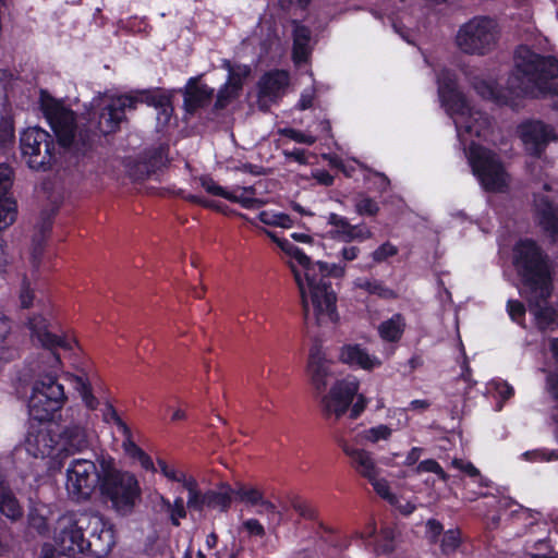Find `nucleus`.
<instances>
[{"label":"nucleus","instance_id":"nucleus-1","mask_svg":"<svg viewBox=\"0 0 558 558\" xmlns=\"http://www.w3.org/2000/svg\"><path fill=\"white\" fill-rule=\"evenodd\" d=\"M277 245L301 266L300 270L292 262L289 267L301 294L304 320L311 323L310 301L313 307L314 323L317 326L335 324L338 319L336 302L337 296L331 288L329 277L341 278L345 274V267L341 265H328L323 262L312 263L298 246L286 239H279L274 232L262 229Z\"/></svg>","mask_w":558,"mask_h":558},{"label":"nucleus","instance_id":"nucleus-2","mask_svg":"<svg viewBox=\"0 0 558 558\" xmlns=\"http://www.w3.org/2000/svg\"><path fill=\"white\" fill-rule=\"evenodd\" d=\"M135 101L131 96H102L95 99L93 106L97 111L93 114L98 120L87 129L76 122L71 109L45 94L41 95V109L59 144L81 153L90 145L95 131L104 135L116 132L125 118V110L134 108Z\"/></svg>","mask_w":558,"mask_h":558},{"label":"nucleus","instance_id":"nucleus-3","mask_svg":"<svg viewBox=\"0 0 558 558\" xmlns=\"http://www.w3.org/2000/svg\"><path fill=\"white\" fill-rule=\"evenodd\" d=\"M558 58L541 54L525 47L515 53L514 65L499 89L490 80V102L519 107L521 99H545L558 97Z\"/></svg>","mask_w":558,"mask_h":558},{"label":"nucleus","instance_id":"nucleus-4","mask_svg":"<svg viewBox=\"0 0 558 558\" xmlns=\"http://www.w3.org/2000/svg\"><path fill=\"white\" fill-rule=\"evenodd\" d=\"M513 266L521 280L520 294L551 295L553 275L548 255L533 239H521L513 246Z\"/></svg>","mask_w":558,"mask_h":558},{"label":"nucleus","instance_id":"nucleus-5","mask_svg":"<svg viewBox=\"0 0 558 558\" xmlns=\"http://www.w3.org/2000/svg\"><path fill=\"white\" fill-rule=\"evenodd\" d=\"M102 481L100 493L111 502L112 508L121 515L130 514L141 498V489L136 477L118 470L111 460H101Z\"/></svg>","mask_w":558,"mask_h":558},{"label":"nucleus","instance_id":"nucleus-6","mask_svg":"<svg viewBox=\"0 0 558 558\" xmlns=\"http://www.w3.org/2000/svg\"><path fill=\"white\" fill-rule=\"evenodd\" d=\"M359 381L354 378L337 380L329 392L320 399L323 414L327 418L339 420L350 408V418H357L367 405V398L357 395Z\"/></svg>","mask_w":558,"mask_h":558},{"label":"nucleus","instance_id":"nucleus-7","mask_svg":"<svg viewBox=\"0 0 558 558\" xmlns=\"http://www.w3.org/2000/svg\"><path fill=\"white\" fill-rule=\"evenodd\" d=\"M65 400L63 386L53 375L46 374L34 383L28 403L29 413L35 420L48 421L63 407Z\"/></svg>","mask_w":558,"mask_h":558},{"label":"nucleus","instance_id":"nucleus-8","mask_svg":"<svg viewBox=\"0 0 558 558\" xmlns=\"http://www.w3.org/2000/svg\"><path fill=\"white\" fill-rule=\"evenodd\" d=\"M446 112L453 118L458 132L464 129L465 133L474 134L478 138H486L488 133L487 119L480 112L473 111L465 96L456 92L440 98Z\"/></svg>","mask_w":558,"mask_h":558},{"label":"nucleus","instance_id":"nucleus-9","mask_svg":"<svg viewBox=\"0 0 558 558\" xmlns=\"http://www.w3.org/2000/svg\"><path fill=\"white\" fill-rule=\"evenodd\" d=\"M23 159L31 169L46 171L54 159V143L50 134L39 128H29L21 135Z\"/></svg>","mask_w":558,"mask_h":558},{"label":"nucleus","instance_id":"nucleus-10","mask_svg":"<svg viewBox=\"0 0 558 558\" xmlns=\"http://www.w3.org/2000/svg\"><path fill=\"white\" fill-rule=\"evenodd\" d=\"M102 481V468L87 459L73 460L66 469V490L76 501L88 499Z\"/></svg>","mask_w":558,"mask_h":558},{"label":"nucleus","instance_id":"nucleus-11","mask_svg":"<svg viewBox=\"0 0 558 558\" xmlns=\"http://www.w3.org/2000/svg\"><path fill=\"white\" fill-rule=\"evenodd\" d=\"M90 512L68 513L59 518L56 526V542L62 551L85 553L87 523Z\"/></svg>","mask_w":558,"mask_h":558},{"label":"nucleus","instance_id":"nucleus-12","mask_svg":"<svg viewBox=\"0 0 558 558\" xmlns=\"http://www.w3.org/2000/svg\"><path fill=\"white\" fill-rule=\"evenodd\" d=\"M458 48L468 54H485L488 46V19L477 16L463 24L456 36Z\"/></svg>","mask_w":558,"mask_h":558},{"label":"nucleus","instance_id":"nucleus-13","mask_svg":"<svg viewBox=\"0 0 558 558\" xmlns=\"http://www.w3.org/2000/svg\"><path fill=\"white\" fill-rule=\"evenodd\" d=\"M87 524L85 551L90 553L96 558L107 556L113 545L114 535L111 525L105 521L104 517L96 512H90L89 519H83Z\"/></svg>","mask_w":558,"mask_h":558},{"label":"nucleus","instance_id":"nucleus-14","mask_svg":"<svg viewBox=\"0 0 558 558\" xmlns=\"http://www.w3.org/2000/svg\"><path fill=\"white\" fill-rule=\"evenodd\" d=\"M518 133L526 153L535 158H539L548 144L556 138L554 128L541 120L520 123Z\"/></svg>","mask_w":558,"mask_h":558},{"label":"nucleus","instance_id":"nucleus-15","mask_svg":"<svg viewBox=\"0 0 558 558\" xmlns=\"http://www.w3.org/2000/svg\"><path fill=\"white\" fill-rule=\"evenodd\" d=\"M289 85V74L282 70L265 73L257 83V106L262 111H267L284 94Z\"/></svg>","mask_w":558,"mask_h":558},{"label":"nucleus","instance_id":"nucleus-16","mask_svg":"<svg viewBox=\"0 0 558 558\" xmlns=\"http://www.w3.org/2000/svg\"><path fill=\"white\" fill-rule=\"evenodd\" d=\"M307 372L311 378V384L315 390L317 392H324L332 377V373L330 371V362L326 360L319 344H315L311 348Z\"/></svg>","mask_w":558,"mask_h":558},{"label":"nucleus","instance_id":"nucleus-17","mask_svg":"<svg viewBox=\"0 0 558 558\" xmlns=\"http://www.w3.org/2000/svg\"><path fill=\"white\" fill-rule=\"evenodd\" d=\"M28 326L33 338L46 349L53 351L57 348L65 350L72 349L73 340L66 336H58L48 329V323L43 316H34L29 318Z\"/></svg>","mask_w":558,"mask_h":558},{"label":"nucleus","instance_id":"nucleus-18","mask_svg":"<svg viewBox=\"0 0 558 558\" xmlns=\"http://www.w3.org/2000/svg\"><path fill=\"white\" fill-rule=\"evenodd\" d=\"M529 305V311L535 316L537 327L541 330H546L553 325L558 324V312L547 305V300L551 295H538L537 292L521 294Z\"/></svg>","mask_w":558,"mask_h":558},{"label":"nucleus","instance_id":"nucleus-19","mask_svg":"<svg viewBox=\"0 0 558 558\" xmlns=\"http://www.w3.org/2000/svg\"><path fill=\"white\" fill-rule=\"evenodd\" d=\"M537 225L553 242L558 238V205L547 196H542L535 204Z\"/></svg>","mask_w":558,"mask_h":558},{"label":"nucleus","instance_id":"nucleus-20","mask_svg":"<svg viewBox=\"0 0 558 558\" xmlns=\"http://www.w3.org/2000/svg\"><path fill=\"white\" fill-rule=\"evenodd\" d=\"M343 452L350 457L352 466L356 472L367 480H373L374 475L379 474V470L371 452L349 446L347 442L341 445Z\"/></svg>","mask_w":558,"mask_h":558},{"label":"nucleus","instance_id":"nucleus-21","mask_svg":"<svg viewBox=\"0 0 558 558\" xmlns=\"http://www.w3.org/2000/svg\"><path fill=\"white\" fill-rule=\"evenodd\" d=\"M214 89L198 83V77L189 80L184 89V106L187 112L193 113L198 108L209 104Z\"/></svg>","mask_w":558,"mask_h":558},{"label":"nucleus","instance_id":"nucleus-22","mask_svg":"<svg viewBox=\"0 0 558 558\" xmlns=\"http://www.w3.org/2000/svg\"><path fill=\"white\" fill-rule=\"evenodd\" d=\"M469 162L474 175L481 182L483 189L488 190V151L480 143L471 142L469 149Z\"/></svg>","mask_w":558,"mask_h":558},{"label":"nucleus","instance_id":"nucleus-23","mask_svg":"<svg viewBox=\"0 0 558 558\" xmlns=\"http://www.w3.org/2000/svg\"><path fill=\"white\" fill-rule=\"evenodd\" d=\"M339 360L350 365H359L364 369H373L380 365V361L376 356L369 355L357 344H348L341 348Z\"/></svg>","mask_w":558,"mask_h":558},{"label":"nucleus","instance_id":"nucleus-24","mask_svg":"<svg viewBox=\"0 0 558 558\" xmlns=\"http://www.w3.org/2000/svg\"><path fill=\"white\" fill-rule=\"evenodd\" d=\"M0 512L12 521L23 515L22 507L2 474H0Z\"/></svg>","mask_w":558,"mask_h":558},{"label":"nucleus","instance_id":"nucleus-25","mask_svg":"<svg viewBox=\"0 0 558 558\" xmlns=\"http://www.w3.org/2000/svg\"><path fill=\"white\" fill-rule=\"evenodd\" d=\"M490 509H496V514L490 515V527H497L502 517H512L521 509V506L510 497H497L490 493Z\"/></svg>","mask_w":558,"mask_h":558},{"label":"nucleus","instance_id":"nucleus-26","mask_svg":"<svg viewBox=\"0 0 558 558\" xmlns=\"http://www.w3.org/2000/svg\"><path fill=\"white\" fill-rule=\"evenodd\" d=\"M293 58L296 62H303L308 54L311 32L307 27L293 22Z\"/></svg>","mask_w":558,"mask_h":558},{"label":"nucleus","instance_id":"nucleus-27","mask_svg":"<svg viewBox=\"0 0 558 558\" xmlns=\"http://www.w3.org/2000/svg\"><path fill=\"white\" fill-rule=\"evenodd\" d=\"M508 189V173L497 160L496 154L490 151V193L506 192Z\"/></svg>","mask_w":558,"mask_h":558},{"label":"nucleus","instance_id":"nucleus-28","mask_svg":"<svg viewBox=\"0 0 558 558\" xmlns=\"http://www.w3.org/2000/svg\"><path fill=\"white\" fill-rule=\"evenodd\" d=\"M62 438L69 449L74 451L83 450L88 446L86 432L80 425L66 427L62 433Z\"/></svg>","mask_w":558,"mask_h":558},{"label":"nucleus","instance_id":"nucleus-29","mask_svg":"<svg viewBox=\"0 0 558 558\" xmlns=\"http://www.w3.org/2000/svg\"><path fill=\"white\" fill-rule=\"evenodd\" d=\"M404 326L403 317L400 314H396L390 319L383 322L378 330L383 339L397 341L401 338Z\"/></svg>","mask_w":558,"mask_h":558},{"label":"nucleus","instance_id":"nucleus-30","mask_svg":"<svg viewBox=\"0 0 558 558\" xmlns=\"http://www.w3.org/2000/svg\"><path fill=\"white\" fill-rule=\"evenodd\" d=\"M209 493V508L219 509L221 512H227L232 501L231 486L222 483L218 490H208Z\"/></svg>","mask_w":558,"mask_h":558},{"label":"nucleus","instance_id":"nucleus-31","mask_svg":"<svg viewBox=\"0 0 558 558\" xmlns=\"http://www.w3.org/2000/svg\"><path fill=\"white\" fill-rule=\"evenodd\" d=\"M223 66L229 72L228 82L241 90L244 80L247 78L251 74V68L248 65L241 64L233 66L228 60H225Z\"/></svg>","mask_w":558,"mask_h":558},{"label":"nucleus","instance_id":"nucleus-32","mask_svg":"<svg viewBox=\"0 0 558 558\" xmlns=\"http://www.w3.org/2000/svg\"><path fill=\"white\" fill-rule=\"evenodd\" d=\"M258 218L263 223L267 226L280 227L286 229L292 228L294 223L293 219L289 215L283 213L264 210L259 213Z\"/></svg>","mask_w":558,"mask_h":558},{"label":"nucleus","instance_id":"nucleus-33","mask_svg":"<svg viewBox=\"0 0 558 558\" xmlns=\"http://www.w3.org/2000/svg\"><path fill=\"white\" fill-rule=\"evenodd\" d=\"M17 215L16 202L13 198L0 199V231L11 226Z\"/></svg>","mask_w":558,"mask_h":558},{"label":"nucleus","instance_id":"nucleus-34","mask_svg":"<svg viewBox=\"0 0 558 558\" xmlns=\"http://www.w3.org/2000/svg\"><path fill=\"white\" fill-rule=\"evenodd\" d=\"M438 96H444L458 92L456 75L449 70H441L437 75Z\"/></svg>","mask_w":558,"mask_h":558},{"label":"nucleus","instance_id":"nucleus-35","mask_svg":"<svg viewBox=\"0 0 558 558\" xmlns=\"http://www.w3.org/2000/svg\"><path fill=\"white\" fill-rule=\"evenodd\" d=\"M399 532L392 526H384L380 530V538L378 541L376 550L383 554H390L396 548V539Z\"/></svg>","mask_w":558,"mask_h":558},{"label":"nucleus","instance_id":"nucleus-36","mask_svg":"<svg viewBox=\"0 0 558 558\" xmlns=\"http://www.w3.org/2000/svg\"><path fill=\"white\" fill-rule=\"evenodd\" d=\"M145 100L156 109H160L165 120L170 118L172 108L170 106V98L165 93L159 90L148 93L145 97Z\"/></svg>","mask_w":558,"mask_h":558},{"label":"nucleus","instance_id":"nucleus-37","mask_svg":"<svg viewBox=\"0 0 558 558\" xmlns=\"http://www.w3.org/2000/svg\"><path fill=\"white\" fill-rule=\"evenodd\" d=\"M328 223L335 228V234L341 238L343 241H348L353 226L348 221L347 218L337 214H330L328 216Z\"/></svg>","mask_w":558,"mask_h":558},{"label":"nucleus","instance_id":"nucleus-38","mask_svg":"<svg viewBox=\"0 0 558 558\" xmlns=\"http://www.w3.org/2000/svg\"><path fill=\"white\" fill-rule=\"evenodd\" d=\"M357 287L364 289L371 294H376L384 299L396 298V293L391 289L385 287L380 281L377 280H361L357 282Z\"/></svg>","mask_w":558,"mask_h":558},{"label":"nucleus","instance_id":"nucleus-39","mask_svg":"<svg viewBox=\"0 0 558 558\" xmlns=\"http://www.w3.org/2000/svg\"><path fill=\"white\" fill-rule=\"evenodd\" d=\"M490 389H494L501 399V401L496 404V411H501L504 402L514 395L513 387L500 378L490 379Z\"/></svg>","mask_w":558,"mask_h":558},{"label":"nucleus","instance_id":"nucleus-40","mask_svg":"<svg viewBox=\"0 0 558 558\" xmlns=\"http://www.w3.org/2000/svg\"><path fill=\"white\" fill-rule=\"evenodd\" d=\"M465 76L468 77L473 89L480 95L482 98L486 99L488 94V84L484 75H480L476 73L471 66H468L464 71Z\"/></svg>","mask_w":558,"mask_h":558},{"label":"nucleus","instance_id":"nucleus-41","mask_svg":"<svg viewBox=\"0 0 558 558\" xmlns=\"http://www.w3.org/2000/svg\"><path fill=\"white\" fill-rule=\"evenodd\" d=\"M391 436V429L387 425H378L363 430L359 434L361 440L377 442L378 440H387Z\"/></svg>","mask_w":558,"mask_h":558},{"label":"nucleus","instance_id":"nucleus-42","mask_svg":"<svg viewBox=\"0 0 558 558\" xmlns=\"http://www.w3.org/2000/svg\"><path fill=\"white\" fill-rule=\"evenodd\" d=\"M226 199L239 203L244 208H259L265 204L262 199L250 196L238 190H234L233 192H228V194L226 195Z\"/></svg>","mask_w":558,"mask_h":558},{"label":"nucleus","instance_id":"nucleus-43","mask_svg":"<svg viewBox=\"0 0 558 558\" xmlns=\"http://www.w3.org/2000/svg\"><path fill=\"white\" fill-rule=\"evenodd\" d=\"M240 92L239 88H235L234 85L227 81L223 87L218 92L215 107L217 109L225 108L232 99L239 96Z\"/></svg>","mask_w":558,"mask_h":558},{"label":"nucleus","instance_id":"nucleus-44","mask_svg":"<svg viewBox=\"0 0 558 558\" xmlns=\"http://www.w3.org/2000/svg\"><path fill=\"white\" fill-rule=\"evenodd\" d=\"M186 508L190 511L203 512L205 508H209V493L208 490L197 492L192 496H187Z\"/></svg>","mask_w":558,"mask_h":558},{"label":"nucleus","instance_id":"nucleus-45","mask_svg":"<svg viewBox=\"0 0 558 558\" xmlns=\"http://www.w3.org/2000/svg\"><path fill=\"white\" fill-rule=\"evenodd\" d=\"M163 504L167 506L168 511L170 512V519L173 525L179 526V519L186 518V507L184 506V501L181 497H178L173 504L169 501H165Z\"/></svg>","mask_w":558,"mask_h":558},{"label":"nucleus","instance_id":"nucleus-46","mask_svg":"<svg viewBox=\"0 0 558 558\" xmlns=\"http://www.w3.org/2000/svg\"><path fill=\"white\" fill-rule=\"evenodd\" d=\"M355 210L359 215L375 216L379 211L378 204L371 197L361 195L355 203Z\"/></svg>","mask_w":558,"mask_h":558},{"label":"nucleus","instance_id":"nucleus-47","mask_svg":"<svg viewBox=\"0 0 558 558\" xmlns=\"http://www.w3.org/2000/svg\"><path fill=\"white\" fill-rule=\"evenodd\" d=\"M373 485L375 492L391 505L397 502V497L390 493L388 482L384 478H378V475H374L373 480H368Z\"/></svg>","mask_w":558,"mask_h":558},{"label":"nucleus","instance_id":"nucleus-48","mask_svg":"<svg viewBox=\"0 0 558 558\" xmlns=\"http://www.w3.org/2000/svg\"><path fill=\"white\" fill-rule=\"evenodd\" d=\"M460 545V532L450 530L445 533L441 539V550L444 554L449 555L457 550Z\"/></svg>","mask_w":558,"mask_h":558},{"label":"nucleus","instance_id":"nucleus-49","mask_svg":"<svg viewBox=\"0 0 558 558\" xmlns=\"http://www.w3.org/2000/svg\"><path fill=\"white\" fill-rule=\"evenodd\" d=\"M12 185V170L9 166L0 165V199L11 198L9 190Z\"/></svg>","mask_w":558,"mask_h":558},{"label":"nucleus","instance_id":"nucleus-50","mask_svg":"<svg viewBox=\"0 0 558 558\" xmlns=\"http://www.w3.org/2000/svg\"><path fill=\"white\" fill-rule=\"evenodd\" d=\"M291 507L300 514V517L304 519H316V510L310 504L299 497H294L291 500Z\"/></svg>","mask_w":558,"mask_h":558},{"label":"nucleus","instance_id":"nucleus-51","mask_svg":"<svg viewBox=\"0 0 558 558\" xmlns=\"http://www.w3.org/2000/svg\"><path fill=\"white\" fill-rule=\"evenodd\" d=\"M507 311L510 318L517 324L522 325L525 318V306L518 300H509L507 303Z\"/></svg>","mask_w":558,"mask_h":558},{"label":"nucleus","instance_id":"nucleus-52","mask_svg":"<svg viewBox=\"0 0 558 558\" xmlns=\"http://www.w3.org/2000/svg\"><path fill=\"white\" fill-rule=\"evenodd\" d=\"M48 238L49 235L39 234L37 232H35L33 235L32 259L35 266L39 264V259L43 255L44 247Z\"/></svg>","mask_w":558,"mask_h":558},{"label":"nucleus","instance_id":"nucleus-53","mask_svg":"<svg viewBox=\"0 0 558 558\" xmlns=\"http://www.w3.org/2000/svg\"><path fill=\"white\" fill-rule=\"evenodd\" d=\"M281 135L289 137L298 143L312 145L316 142V137L310 134L302 133L294 129H283L279 131Z\"/></svg>","mask_w":558,"mask_h":558},{"label":"nucleus","instance_id":"nucleus-54","mask_svg":"<svg viewBox=\"0 0 558 558\" xmlns=\"http://www.w3.org/2000/svg\"><path fill=\"white\" fill-rule=\"evenodd\" d=\"M398 254V248L390 242H386L381 244L377 250H375L372 254L373 259L376 263H381L388 257L395 256Z\"/></svg>","mask_w":558,"mask_h":558},{"label":"nucleus","instance_id":"nucleus-55","mask_svg":"<svg viewBox=\"0 0 558 558\" xmlns=\"http://www.w3.org/2000/svg\"><path fill=\"white\" fill-rule=\"evenodd\" d=\"M417 473L432 472L440 476L441 480H447V474L439 465V463L433 459L422 461L415 469Z\"/></svg>","mask_w":558,"mask_h":558},{"label":"nucleus","instance_id":"nucleus-56","mask_svg":"<svg viewBox=\"0 0 558 558\" xmlns=\"http://www.w3.org/2000/svg\"><path fill=\"white\" fill-rule=\"evenodd\" d=\"M29 526L36 530L39 534H46L48 532V523L44 515L38 513L37 510H33L28 514Z\"/></svg>","mask_w":558,"mask_h":558},{"label":"nucleus","instance_id":"nucleus-57","mask_svg":"<svg viewBox=\"0 0 558 558\" xmlns=\"http://www.w3.org/2000/svg\"><path fill=\"white\" fill-rule=\"evenodd\" d=\"M124 436L122 447L124 451L132 458H138L144 451L133 441L132 433L129 426L126 432H121Z\"/></svg>","mask_w":558,"mask_h":558},{"label":"nucleus","instance_id":"nucleus-58","mask_svg":"<svg viewBox=\"0 0 558 558\" xmlns=\"http://www.w3.org/2000/svg\"><path fill=\"white\" fill-rule=\"evenodd\" d=\"M102 417L106 422L112 421L121 432H126L128 425L118 415V412L112 404L106 403L105 409L102 410Z\"/></svg>","mask_w":558,"mask_h":558},{"label":"nucleus","instance_id":"nucleus-59","mask_svg":"<svg viewBox=\"0 0 558 558\" xmlns=\"http://www.w3.org/2000/svg\"><path fill=\"white\" fill-rule=\"evenodd\" d=\"M53 211H43L40 219L36 225L35 232L39 234L50 235L52 228Z\"/></svg>","mask_w":558,"mask_h":558},{"label":"nucleus","instance_id":"nucleus-60","mask_svg":"<svg viewBox=\"0 0 558 558\" xmlns=\"http://www.w3.org/2000/svg\"><path fill=\"white\" fill-rule=\"evenodd\" d=\"M19 298H20L21 306L23 308H28L32 306L35 296H34V291L31 287V283L26 279H24L22 282Z\"/></svg>","mask_w":558,"mask_h":558},{"label":"nucleus","instance_id":"nucleus-61","mask_svg":"<svg viewBox=\"0 0 558 558\" xmlns=\"http://www.w3.org/2000/svg\"><path fill=\"white\" fill-rule=\"evenodd\" d=\"M201 184L209 194L221 196L223 198H226V195L228 194V191L219 186L211 178L202 177Z\"/></svg>","mask_w":558,"mask_h":558},{"label":"nucleus","instance_id":"nucleus-62","mask_svg":"<svg viewBox=\"0 0 558 558\" xmlns=\"http://www.w3.org/2000/svg\"><path fill=\"white\" fill-rule=\"evenodd\" d=\"M175 482L182 484V486L187 490V496H192L201 490L196 478L193 476H186L183 472H180Z\"/></svg>","mask_w":558,"mask_h":558},{"label":"nucleus","instance_id":"nucleus-63","mask_svg":"<svg viewBox=\"0 0 558 558\" xmlns=\"http://www.w3.org/2000/svg\"><path fill=\"white\" fill-rule=\"evenodd\" d=\"M242 526L251 536L263 537L266 534L264 526L256 519H248L244 521Z\"/></svg>","mask_w":558,"mask_h":558},{"label":"nucleus","instance_id":"nucleus-64","mask_svg":"<svg viewBox=\"0 0 558 558\" xmlns=\"http://www.w3.org/2000/svg\"><path fill=\"white\" fill-rule=\"evenodd\" d=\"M34 439L36 444H44L43 448H38L37 452H35V456H49L51 453L52 447L47 444L48 440V434L46 432H39L34 436Z\"/></svg>","mask_w":558,"mask_h":558}]
</instances>
